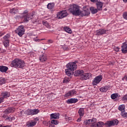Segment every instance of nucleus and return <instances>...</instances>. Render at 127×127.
<instances>
[{"mask_svg":"<svg viewBox=\"0 0 127 127\" xmlns=\"http://www.w3.org/2000/svg\"><path fill=\"white\" fill-rule=\"evenodd\" d=\"M24 27H23V26H19L15 31V33L18 34L20 37H21V36H22L24 34Z\"/></svg>","mask_w":127,"mask_h":127,"instance_id":"obj_5","label":"nucleus"},{"mask_svg":"<svg viewBox=\"0 0 127 127\" xmlns=\"http://www.w3.org/2000/svg\"><path fill=\"white\" fill-rule=\"evenodd\" d=\"M89 14H90V11H89V10H80L78 16H86L87 15H89Z\"/></svg>","mask_w":127,"mask_h":127,"instance_id":"obj_11","label":"nucleus"},{"mask_svg":"<svg viewBox=\"0 0 127 127\" xmlns=\"http://www.w3.org/2000/svg\"><path fill=\"white\" fill-rule=\"evenodd\" d=\"M106 32H107V30L105 29H100L95 31L96 35L101 36L103 34H106Z\"/></svg>","mask_w":127,"mask_h":127,"instance_id":"obj_12","label":"nucleus"},{"mask_svg":"<svg viewBox=\"0 0 127 127\" xmlns=\"http://www.w3.org/2000/svg\"><path fill=\"white\" fill-rule=\"evenodd\" d=\"M1 103H3V98L0 97V104H1Z\"/></svg>","mask_w":127,"mask_h":127,"instance_id":"obj_51","label":"nucleus"},{"mask_svg":"<svg viewBox=\"0 0 127 127\" xmlns=\"http://www.w3.org/2000/svg\"><path fill=\"white\" fill-rule=\"evenodd\" d=\"M3 127H11V126H9V125H7V126H3Z\"/></svg>","mask_w":127,"mask_h":127,"instance_id":"obj_57","label":"nucleus"},{"mask_svg":"<svg viewBox=\"0 0 127 127\" xmlns=\"http://www.w3.org/2000/svg\"><path fill=\"white\" fill-rule=\"evenodd\" d=\"M105 125L106 126H108V127H112L113 125V122L112 121H107Z\"/></svg>","mask_w":127,"mask_h":127,"instance_id":"obj_36","label":"nucleus"},{"mask_svg":"<svg viewBox=\"0 0 127 127\" xmlns=\"http://www.w3.org/2000/svg\"><path fill=\"white\" fill-rule=\"evenodd\" d=\"M38 113H39V110L38 109H28L26 111V113L28 116L37 115Z\"/></svg>","mask_w":127,"mask_h":127,"instance_id":"obj_8","label":"nucleus"},{"mask_svg":"<svg viewBox=\"0 0 127 127\" xmlns=\"http://www.w3.org/2000/svg\"><path fill=\"white\" fill-rule=\"evenodd\" d=\"M76 63H78V61L70 62L66 64L67 69H65V72L67 76H71V74L73 73V71L77 69Z\"/></svg>","mask_w":127,"mask_h":127,"instance_id":"obj_1","label":"nucleus"},{"mask_svg":"<svg viewBox=\"0 0 127 127\" xmlns=\"http://www.w3.org/2000/svg\"><path fill=\"white\" fill-rule=\"evenodd\" d=\"M78 114L79 117H84V115H85V111L83 108H80L78 110Z\"/></svg>","mask_w":127,"mask_h":127,"instance_id":"obj_23","label":"nucleus"},{"mask_svg":"<svg viewBox=\"0 0 127 127\" xmlns=\"http://www.w3.org/2000/svg\"><path fill=\"white\" fill-rule=\"evenodd\" d=\"M20 62V59H14L11 63V67H14V68H19V67H20V65H19Z\"/></svg>","mask_w":127,"mask_h":127,"instance_id":"obj_7","label":"nucleus"},{"mask_svg":"<svg viewBox=\"0 0 127 127\" xmlns=\"http://www.w3.org/2000/svg\"><path fill=\"white\" fill-rule=\"evenodd\" d=\"M13 112H14V108L10 107L6 109L4 113L5 114H9L10 113H13Z\"/></svg>","mask_w":127,"mask_h":127,"instance_id":"obj_24","label":"nucleus"},{"mask_svg":"<svg viewBox=\"0 0 127 127\" xmlns=\"http://www.w3.org/2000/svg\"><path fill=\"white\" fill-rule=\"evenodd\" d=\"M109 88H110V87H109L108 86H105L102 87H101L100 88V92L105 93V92H107V91H108V90H109Z\"/></svg>","mask_w":127,"mask_h":127,"instance_id":"obj_25","label":"nucleus"},{"mask_svg":"<svg viewBox=\"0 0 127 127\" xmlns=\"http://www.w3.org/2000/svg\"><path fill=\"white\" fill-rule=\"evenodd\" d=\"M68 15V13L66 10H62L59 12L57 14V18L58 19H61L62 18H64Z\"/></svg>","mask_w":127,"mask_h":127,"instance_id":"obj_4","label":"nucleus"},{"mask_svg":"<svg viewBox=\"0 0 127 127\" xmlns=\"http://www.w3.org/2000/svg\"><path fill=\"white\" fill-rule=\"evenodd\" d=\"M122 80L123 81H125V80H126V81H127V76H125L123 78H122Z\"/></svg>","mask_w":127,"mask_h":127,"instance_id":"obj_54","label":"nucleus"},{"mask_svg":"<svg viewBox=\"0 0 127 127\" xmlns=\"http://www.w3.org/2000/svg\"><path fill=\"white\" fill-rule=\"evenodd\" d=\"M8 70L7 66L0 65V71L2 73H6V71Z\"/></svg>","mask_w":127,"mask_h":127,"instance_id":"obj_19","label":"nucleus"},{"mask_svg":"<svg viewBox=\"0 0 127 127\" xmlns=\"http://www.w3.org/2000/svg\"><path fill=\"white\" fill-rule=\"evenodd\" d=\"M90 78H92V73H83L80 77V79L82 81L84 80H88V79H90Z\"/></svg>","mask_w":127,"mask_h":127,"instance_id":"obj_10","label":"nucleus"},{"mask_svg":"<svg viewBox=\"0 0 127 127\" xmlns=\"http://www.w3.org/2000/svg\"><path fill=\"white\" fill-rule=\"evenodd\" d=\"M103 80V76L102 75H99L98 76H96L92 82V84L93 86H96L100 83Z\"/></svg>","mask_w":127,"mask_h":127,"instance_id":"obj_6","label":"nucleus"},{"mask_svg":"<svg viewBox=\"0 0 127 127\" xmlns=\"http://www.w3.org/2000/svg\"><path fill=\"white\" fill-rule=\"evenodd\" d=\"M43 125H44L45 126H46L47 127L48 126V122L46 121L43 122Z\"/></svg>","mask_w":127,"mask_h":127,"instance_id":"obj_48","label":"nucleus"},{"mask_svg":"<svg viewBox=\"0 0 127 127\" xmlns=\"http://www.w3.org/2000/svg\"><path fill=\"white\" fill-rule=\"evenodd\" d=\"M36 122H28L26 126L28 127H34L36 125Z\"/></svg>","mask_w":127,"mask_h":127,"instance_id":"obj_27","label":"nucleus"},{"mask_svg":"<svg viewBox=\"0 0 127 127\" xmlns=\"http://www.w3.org/2000/svg\"><path fill=\"white\" fill-rule=\"evenodd\" d=\"M78 102V99L77 98H70L67 100L66 103L67 104H75Z\"/></svg>","mask_w":127,"mask_h":127,"instance_id":"obj_17","label":"nucleus"},{"mask_svg":"<svg viewBox=\"0 0 127 127\" xmlns=\"http://www.w3.org/2000/svg\"><path fill=\"white\" fill-rule=\"evenodd\" d=\"M90 122L92 124H95V123H97V119L93 118L92 119H90Z\"/></svg>","mask_w":127,"mask_h":127,"instance_id":"obj_42","label":"nucleus"},{"mask_svg":"<svg viewBox=\"0 0 127 127\" xmlns=\"http://www.w3.org/2000/svg\"><path fill=\"white\" fill-rule=\"evenodd\" d=\"M85 125H90L91 123V119L87 120L84 121Z\"/></svg>","mask_w":127,"mask_h":127,"instance_id":"obj_43","label":"nucleus"},{"mask_svg":"<svg viewBox=\"0 0 127 127\" xmlns=\"http://www.w3.org/2000/svg\"><path fill=\"white\" fill-rule=\"evenodd\" d=\"M91 127H98V126L97 125V124H92L91 125Z\"/></svg>","mask_w":127,"mask_h":127,"instance_id":"obj_52","label":"nucleus"},{"mask_svg":"<svg viewBox=\"0 0 127 127\" xmlns=\"http://www.w3.org/2000/svg\"><path fill=\"white\" fill-rule=\"evenodd\" d=\"M64 30L65 32H67V33H69V34H71L72 33V30H71V28H69L68 27H64Z\"/></svg>","mask_w":127,"mask_h":127,"instance_id":"obj_28","label":"nucleus"},{"mask_svg":"<svg viewBox=\"0 0 127 127\" xmlns=\"http://www.w3.org/2000/svg\"><path fill=\"white\" fill-rule=\"evenodd\" d=\"M51 124L52 125H58V121L57 120H52L51 121Z\"/></svg>","mask_w":127,"mask_h":127,"instance_id":"obj_40","label":"nucleus"},{"mask_svg":"<svg viewBox=\"0 0 127 127\" xmlns=\"http://www.w3.org/2000/svg\"><path fill=\"white\" fill-rule=\"evenodd\" d=\"M111 99H112V100H115V99H117V94H113L111 95Z\"/></svg>","mask_w":127,"mask_h":127,"instance_id":"obj_41","label":"nucleus"},{"mask_svg":"<svg viewBox=\"0 0 127 127\" xmlns=\"http://www.w3.org/2000/svg\"><path fill=\"white\" fill-rule=\"evenodd\" d=\"M18 11V10L16 8H12L10 9L9 12L12 14H15Z\"/></svg>","mask_w":127,"mask_h":127,"instance_id":"obj_31","label":"nucleus"},{"mask_svg":"<svg viewBox=\"0 0 127 127\" xmlns=\"http://www.w3.org/2000/svg\"><path fill=\"white\" fill-rule=\"evenodd\" d=\"M19 65L20 66L19 68H23V67L25 66V63H24V62L23 60H20Z\"/></svg>","mask_w":127,"mask_h":127,"instance_id":"obj_32","label":"nucleus"},{"mask_svg":"<svg viewBox=\"0 0 127 127\" xmlns=\"http://www.w3.org/2000/svg\"><path fill=\"white\" fill-rule=\"evenodd\" d=\"M48 42L49 43H53V41L52 40H48Z\"/></svg>","mask_w":127,"mask_h":127,"instance_id":"obj_55","label":"nucleus"},{"mask_svg":"<svg viewBox=\"0 0 127 127\" xmlns=\"http://www.w3.org/2000/svg\"><path fill=\"white\" fill-rule=\"evenodd\" d=\"M105 125V123H104L103 122H98L97 123V127H103Z\"/></svg>","mask_w":127,"mask_h":127,"instance_id":"obj_33","label":"nucleus"},{"mask_svg":"<svg viewBox=\"0 0 127 127\" xmlns=\"http://www.w3.org/2000/svg\"><path fill=\"white\" fill-rule=\"evenodd\" d=\"M114 49L116 52H119L120 51V48L118 47H115Z\"/></svg>","mask_w":127,"mask_h":127,"instance_id":"obj_47","label":"nucleus"},{"mask_svg":"<svg viewBox=\"0 0 127 127\" xmlns=\"http://www.w3.org/2000/svg\"><path fill=\"white\" fill-rule=\"evenodd\" d=\"M9 0V1H12V0Z\"/></svg>","mask_w":127,"mask_h":127,"instance_id":"obj_61","label":"nucleus"},{"mask_svg":"<svg viewBox=\"0 0 127 127\" xmlns=\"http://www.w3.org/2000/svg\"><path fill=\"white\" fill-rule=\"evenodd\" d=\"M9 38H10V35L7 34L4 37H3V40L2 43L4 47H8L9 46Z\"/></svg>","mask_w":127,"mask_h":127,"instance_id":"obj_3","label":"nucleus"},{"mask_svg":"<svg viewBox=\"0 0 127 127\" xmlns=\"http://www.w3.org/2000/svg\"><path fill=\"white\" fill-rule=\"evenodd\" d=\"M54 6H55V3H54V2L49 3L47 5V8H48V9H53Z\"/></svg>","mask_w":127,"mask_h":127,"instance_id":"obj_26","label":"nucleus"},{"mask_svg":"<svg viewBox=\"0 0 127 127\" xmlns=\"http://www.w3.org/2000/svg\"><path fill=\"white\" fill-rule=\"evenodd\" d=\"M28 11L27 10H25L24 11V13H27Z\"/></svg>","mask_w":127,"mask_h":127,"instance_id":"obj_58","label":"nucleus"},{"mask_svg":"<svg viewBox=\"0 0 127 127\" xmlns=\"http://www.w3.org/2000/svg\"><path fill=\"white\" fill-rule=\"evenodd\" d=\"M1 50V49L0 48V51Z\"/></svg>","mask_w":127,"mask_h":127,"instance_id":"obj_62","label":"nucleus"},{"mask_svg":"<svg viewBox=\"0 0 127 127\" xmlns=\"http://www.w3.org/2000/svg\"><path fill=\"white\" fill-rule=\"evenodd\" d=\"M74 95H76V91L75 90H71L66 93L64 95V97L65 98H68L69 97H72L74 96Z\"/></svg>","mask_w":127,"mask_h":127,"instance_id":"obj_13","label":"nucleus"},{"mask_svg":"<svg viewBox=\"0 0 127 127\" xmlns=\"http://www.w3.org/2000/svg\"><path fill=\"white\" fill-rule=\"evenodd\" d=\"M82 117H80L77 120L76 122L77 123H80V122H81V120L82 119Z\"/></svg>","mask_w":127,"mask_h":127,"instance_id":"obj_50","label":"nucleus"},{"mask_svg":"<svg viewBox=\"0 0 127 127\" xmlns=\"http://www.w3.org/2000/svg\"><path fill=\"white\" fill-rule=\"evenodd\" d=\"M64 50H67L68 49V46H64L63 47Z\"/></svg>","mask_w":127,"mask_h":127,"instance_id":"obj_49","label":"nucleus"},{"mask_svg":"<svg viewBox=\"0 0 127 127\" xmlns=\"http://www.w3.org/2000/svg\"><path fill=\"white\" fill-rule=\"evenodd\" d=\"M39 60L41 62H45L47 60V57L45 55H41L39 57Z\"/></svg>","mask_w":127,"mask_h":127,"instance_id":"obj_21","label":"nucleus"},{"mask_svg":"<svg viewBox=\"0 0 127 127\" xmlns=\"http://www.w3.org/2000/svg\"><path fill=\"white\" fill-rule=\"evenodd\" d=\"M3 84H5V80L3 77L0 78V85H3Z\"/></svg>","mask_w":127,"mask_h":127,"instance_id":"obj_37","label":"nucleus"},{"mask_svg":"<svg viewBox=\"0 0 127 127\" xmlns=\"http://www.w3.org/2000/svg\"><path fill=\"white\" fill-rule=\"evenodd\" d=\"M112 122L113 126H118L119 124V120L118 119L112 120Z\"/></svg>","mask_w":127,"mask_h":127,"instance_id":"obj_35","label":"nucleus"},{"mask_svg":"<svg viewBox=\"0 0 127 127\" xmlns=\"http://www.w3.org/2000/svg\"><path fill=\"white\" fill-rule=\"evenodd\" d=\"M96 5L98 10H102V9H103V2L98 1L96 3Z\"/></svg>","mask_w":127,"mask_h":127,"instance_id":"obj_20","label":"nucleus"},{"mask_svg":"<svg viewBox=\"0 0 127 127\" xmlns=\"http://www.w3.org/2000/svg\"><path fill=\"white\" fill-rule=\"evenodd\" d=\"M0 127H2V125H1L0 124Z\"/></svg>","mask_w":127,"mask_h":127,"instance_id":"obj_60","label":"nucleus"},{"mask_svg":"<svg viewBox=\"0 0 127 127\" xmlns=\"http://www.w3.org/2000/svg\"><path fill=\"white\" fill-rule=\"evenodd\" d=\"M83 73H84V70L79 69L75 71L74 76H75L76 77L78 76H80L81 77V75H83Z\"/></svg>","mask_w":127,"mask_h":127,"instance_id":"obj_18","label":"nucleus"},{"mask_svg":"<svg viewBox=\"0 0 127 127\" xmlns=\"http://www.w3.org/2000/svg\"><path fill=\"white\" fill-rule=\"evenodd\" d=\"M70 82V78L67 77H65L63 80V83H65L66 84H68Z\"/></svg>","mask_w":127,"mask_h":127,"instance_id":"obj_34","label":"nucleus"},{"mask_svg":"<svg viewBox=\"0 0 127 127\" xmlns=\"http://www.w3.org/2000/svg\"><path fill=\"white\" fill-rule=\"evenodd\" d=\"M123 1H124V2H127V0H123Z\"/></svg>","mask_w":127,"mask_h":127,"instance_id":"obj_59","label":"nucleus"},{"mask_svg":"<svg viewBox=\"0 0 127 127\" xmlns=\"http://www.w3.org/2000/svg\"><path fill=\"white\" fill-rule=\"evenodd\" d=\"M121 116L123 117V118H127V113L123 111L121 112Z\"/></svg>","mask_w":127,"mask_h":127,"instance_id":"obj_39","label":"nucleus"},{"mask_svg":"<svg viewBox=\"0 0 127 127\" xmlns=\"http://www.w3.org/2000/svg\"><path fill=\"white\" fill-rule=\"evenodd\" d=\"M34 41H35V42H39L40 41H41V40H43V39L40 40V39H37V37L34 38Z\"/></svg>","mask_w":127,"mask_h":127,"instance_id":"obj_46","label":"nucleus"},{"mask_svg":"<svg viewBox=\"0 0 127 127\" xmlns=\"http://www.w3.org/2000/svg\"><path fill=\"white\" fill-rule=\"evenodd\" d=\"M90 9L92 14H95V13H97L98 12V9L94 7H91Z\"/></svg>","mask_w":127,"mask_h":127,"instance_id":"obj_29","label":"nucleus"},{"mask_svg":"<svg viewBox=\"0 0 127 127\" xmlns=\"http://www.w3.org/2000/svg\"><path fill=\"white\" fill-rule=\"evenodd\" d=\"M9 96H10V93L8 92H2L1 94V98H3V101H4V99H5V98H8V97H9Z\"/></svg>","mask_w":127,"mask_h":127,"instance_id":"obj_16","label":"nucleus"},{"mask_svg":"<svg viewBox=\"0 0 127 127\" xmlns=\"http://www.w3.org/2000/svg\"><path fill=\"white\" fill-rule=\"evenodd\" d=\"M43 24L45 26H46L48 28H49L50 27V26H49V24H48V22L46 21H43Z\"/></svg>","mask_w":127,"mask_h":127,"instance_id":"obj_38","label":"nucleus"},{"mask_svg":"<svg viewBox=\"0 0 127 127\" xmlns=\"http://www.w3.org/2000/svg\"><path fill=\"white\" fill-rule=\"evenodd\" d=\"M123 101H127V94L125 95L122 98Z\"/></svg>","mask_w":127,"mask_h":127,"instance_id":"obj_45","label":"nucleus"},{"mask_svg":"<svg viewBox=\"0 0 127 127\" xmlns=\"http://www.w3.org/2000/svg\"><path fill=\"white\" fill-rule=\"evenodd\" d=\"M121 51L122 53H127V44L126 43H124L123 44L122 46Z\"/></svg>","mask_w":127,"mask_h":127,"instance_id":"obj_15","label":"nucleus"},{"mask_svg":"<svg viewBox=\"0 0 127 127\" xmlns=\"http://www.w3.org/2000/svg\"><path fill=\"white\" fill-rule=\"evenodd\" d=\"M1 118H3V119H5V121H8V122H12V120H13V118L11 117L10 115L8 116L6 114H3V115H2Z\"/></svg>","mask_w":127,"mask_h":127,"instance_id":"obj_14","label":"nucleus"},{"mask_svg":"<svg viewBox=\"0 0 127 127\" xmlns=\"http://www.w3.org/2000/svg\"><path fill=\"white\" fill-rule=\"evenodd\" d=\"M125 108L126 106H125V105H121L119 106L118 110H119V111H121V112H125Z\"/></svg>","mask_w":127,"mask_h":127,"instance_id":"obj_30","label":"nucleus"},{"mask_svg":"<svg viewBox=\"0 0 127 127\" xmlns=\"http://www.w3.org/2000/svg\"><path fill=\"white\" fill-rule=\"evenodd\" d=\"M91 2H98V0H90Z\"/></svg>","mask_w":127,"mask_h":127,"instance_id":"obj_53","label":"nucleus"},{"mask_svg":"<svg viewBox=\"0 0 127 127\" xmlns=\"http://www.w3.org/2000/svg\"><path fill=\"white\" fill-rule=\"evenodd\" d=\"M33 16H34V14L33 13H30L24 15L23 16L24 22H27V21H29V20L32 19V18H33Z\"/></svg>","mask_w":127,"mask_h":127,"instance_id":"obj_9","label":"nucleus"},{"mask_svg":"<svg viewBox=\"0 0 127 127\" xmlns=\"http://www.w3.org/2000/svg\"><path fill=\"white\" fill-rule=\"evenodd\" d=\"M80 10V6L76 4H72L69 8V11L75 16H79Z\"/></svg>","mask_w":127,"mask_h":127,"instance_id":"obj_2","label":"nucleus"},{"mask_svg":"<svg viewBox=\"0 0 127 127\" xmlns=\"http://www.w3.org/2000/svg\"><path fill=\"white\" fill-rule=\"evenodd\" d=\"M4 33H0V37H1V36H2V35H4Z\"/></svg>","mask_w":127,"mask_h":127,"instance_id":"obj_56","label":"nucleus"},{"mask_svg":"<svg viewBox=\"0 0 127 127\" xmlns=\"http://www.w3.org/2000/svg\"><path fill=\"white\" fill-rule=\"evenodd\" d=\"M51 119H54L55 120H57V119H59V114L58 113H53L50 115Z\"/></svg>","mask_w":127,"mask_h":127,"instance_id":"obj_22","label":"nucleus"},{"mask_svg":"<svg viewBox=\"0 0 127 127\" xmlns=\"http://www.w3.org/2000/svg\"><path fill=\"white\" fill-rule=\"evenodd\" d=\"M123 18L127 20V12H125L123 15Z\"/></svg>","mask_w":127,"mask_h":127,"instance_id":"obj_44","label":"nucleus"}]
</instances>
